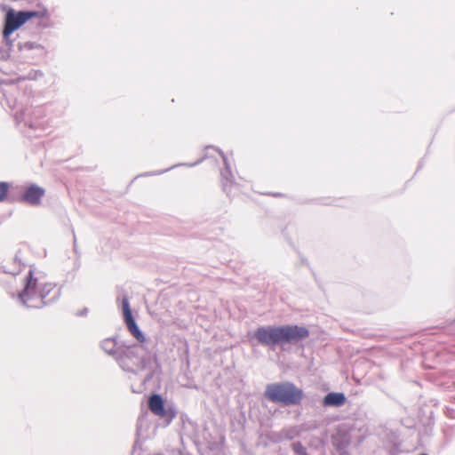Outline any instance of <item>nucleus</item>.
Listing matches in <instances>:
<instances>
[{"instance_id": "nucleus-1", "label": "nucleus", "mask_w": 455, "mask_h": 455, "mask_svg": "<svg viewBox=\"0 0 455 455\" xmlns=\"http://www.w3.org/2000/svg\"><path fill=\"white\" fill-rule=\"evenodd\" d=\"M22 303L29 307H40L54 301L60 296V290L41 273L29 270L25 288L19 294Z\"/></svg>"}, {"instance_id": "nucleus-2", "label": "nucleus", "mask_w": 455, "mask_h": 455, "mask_svg": "<svg viewBox=\"0 0 455 455\" xmlns=\"http://www.w3.org/2000/svg\"><path fill=\"white\" fill-rule=\"evenodd\" d=\"M308 331L297 325L264 326L254 332L259 343L273 347L282 343L296 342L308 336Z\"/></svg>"}, {"instance_id": "nucleus-3", "label": "nucleus", "mask_w": 455, "mask_h": 455, "mask_svg": "<svg viewBox=\"0 0 455 455\" xmlns=\"http://www.w3.org/2000/svg\"><path fill=\"white\" fill-rule=\"evenodd\" d=\"M264 395L268 401L283 405L299 404L304 396L303 391L291 382L268 384Z\"/></svg>"}, {"instance_id": "nucleus-4", "label": "nucleus", "mask_w": 455, "mask_h": 455, "mask_svg": "<svg viewBox=\"0 0 455 455\" xmlns=\"http://www.w3.org/2000/svg\"><path fill=\"white\" fill-rule=\"evenodd\" d=\"M47 16L48 13L46 10L15 12L11 9L5 15L3 35L4 37H8L28 20L33 18L44 19L47 18Z\"/></svg>"}, {"instance_id": "nucleus-5", "label": "nucleus", "mask_w": 455, "mask_h": 455, "mask_svg": "<svg viewBox=\"0 0 455 455\" xmlns=\"http://www.w3.org/2000/svg\"><path fill=\"white\" fill-rule=\"evenodd\" d=\"M123 313H124V319L127 325V328L131 334L140 342L143 343L145 341V337L140 331L139 327L137 326L130 308L129 301L127 299H123Z\"/></svg>"}, {"instance_id": "nucleus-6", "label": "nucleus", "mask_w": 455, "mask_h": 455, "mask_svg": "<svg viewBox=\"0 0 455 455\" xmlns=\"http://www.w3.org/2000/svg\"><path fill=\"white\" fill-rule=\"evenodd\" d=\"M44 196V189L35 184H32L25 189L21 196V201L32 205H37L40 204Z\"/></svg>"}, {"instance_id": "nucleus-7", "label": "nucleus", "mask_w": 455, "mask_h": 455, "mask_svg": "<svg viewBox=\"0 0 455 455\" xmlns=\"http://www.w3.org/2000/svg\"><path fill=\"white\" fill-rule=\"evenodd\" d=\"M148 408L155 415L160 417L165 415L164 403L159 395H152L148 398Z\"/></svg>"}, {"instance_id": "nucleus-8", "label": "nucleus", "mask_w": 455, "mask_h": 455, "mask_svg": "<svg viewBox=\"0 0 455 455\" xmlns=\"http://www.w3.org/2000/svg\"><path fill=\"white\" fill-rule=\"evenodd\" d=\"M346 401L345 395L342 393H329L323 400L325 405L340 406Z\"/></svg>"}, {"instance_id": "nucleus-9", "label": "nucleus", "mask_w": 455, "mask_h": 455, "mask_svg": "<svg viewBox=\"0 0 455 455\" xmlns=\"http://www.w3.org/2000/svg\"><path fill=\"white\" fill-rule=\"evenodd\" d=\"M10 185L5 181L0 182V202H4L7 198Z\"/></svg>"}, {"instance_id": "nucleus-10", "label": "nucleus", "mask_w": 455, "mask_h": 455, "mask_svg": "<svg viewBox=\"0 0 455 455\" xmlns=\"http://www.w3.org/2000/svg\"><path fill=\"white\" fill-rule=\"evenodd\" d=\"M291 448L293 451L298 455H308L305 447L299 442L292 443Z\"/></svg>"}, {"instance_id": "nucleus-11", "label": "nucleus", "mask_w": 455, "mask_h": 455, "mask_svg": "<svg viewBox=\"0 0 455 455\" xmlns=\"http://www.w3.org/2000/svg\"><path fill=\"white\" fill-rule=\"evenodd\" d=\"M36 291H40V287H36Z\"/></svg>"}, {"instance_id": "nucleus-12", "label": "nucleus", "mask_w": 455, "mask_h": 455, "mask_svg": "<svg viewBox=\"0 0 455 455\" xmlns=\"http://www.w3.org/2000/svg\"><path fill=\"white\" fill-rule=\"evenodd\" d=\"M420 455H427V454H420Z\"/></svg>"}]
</instances>
